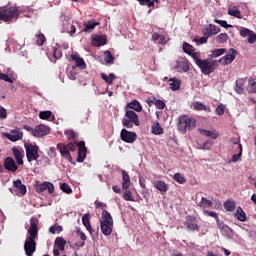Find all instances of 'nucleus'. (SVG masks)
Segmentation results:
<instances>
[{"label":"nucleus","instance_id":"f257e3e1","mask_svg":"<svg viewBox=\"0 0 256 256\" xmlns=\"http://www.w3.org/2000/svg\"><path fill=\"white\" fill-rule=\"evenodd\" d=\"M28 237L24 242L25 255L33 256V253L37 251V242L35 238L39 235V219L32 217L30 219V228L28 229Z\"/></svg>","mask_w":256,"mask_h":256},{"label":"nucleus","instance_id":"f03ea898","mask_svg":"<svg viewBox=\"0 0 256 256\" xmlns=\"http://www.w3.org/2000/svg\"><path fill=\"white\" fill-rule=\"evenodd\" d=\"M100 229L106 237H109L113 233V216L107 210L102 211Z\"/></svg>","mask_w":256,"mask_h":256},{"label":"nucleus","instance_id":"7ed1b4c3","mask_svg":"<svg viewBox=\"0 0 256 256\" xmlns=\"http://www.w3.org/2000/svg\"><path fill=\"white\" fill-rule=\"evenodd\" d=\"M196 65L199 67L203 75H211L217 67H219V62L217 60H196Z\"/></svg>","mask_w":256,"mask_h":256},{"label":"nucleus","instance_id":"20e7f679","mask_svg":"<svg viewBox=\"0 0 256 256\" xmlns=\"http://www.w3.org/2000/svg\"><path fill=\"white\" fill-rule=\"evenodd\" d=\"M19 17V10L13 6L0 7V21L11 22L12 19Z\"/></svg>","mask_w":256,"mask_h":256},{"label":"nucleus","instance_id":"39448f33","mask_svg":"<svg viewBox=\"0 0 256 256\" xmlns=\"http://www.w3.org/2000/svg\"><path fill=\"white\" fill-rule=\"evenodd\" d=\"M125 117L122 120L123 127H126V129H133V125L135 127H139L141 125V122L139 121V115L133 110H126Z\"/></svg>","mask_w":256,"mask_h":256},{"label":"nucleus","instance_id":"423d86ee","mask_svg":"<svg viewBox=\"0 0 256 256\" xmlns=\"http://www.w3.org/2000/svg\"><path fill=\"white\" fill-rule=\"evenodd\" d=\"M197 126V122L194 118L182 117L179 120L178 129L182 133H187V131H193Z\"/></svg>","mask_w":256,"mask_h":256},{"label":"nucleus","instance_id":"0eeeda50","mask_svg":"<svg viewBox=\"0 0 256 256\" xmlns=\"http://www.w3.org/2000/svg\"><path fill=\"white\" fill-rule=\"evenodd\" d=\"M24 147L26 149L28 163H32V161H37V159H39V146L29 143L25 144Z\"/></svg>","mask_w":256,"mask_h":256},{"label":"nucleus","instance_id":"6e6552de","mask_svg":"<svg viewBox=\"0 0 256 256\" xmlns=\"http://www.w3.org/2000/svg\"><path fill=\"white\" fill-rule=\"evenodd\" d=\"M236 57L237 50H235V48H230L226 55L217 60V62L221 63V65H231V63L235 61Z\"/></svg>","mask_w":256,"mask_h":256},{"label":"nucleus","instance_id":"1a4fd4ad","mask_svg":"<svg viewBox=\"0 0 256 256\" xmlns=\"http://www.w3.org/2000/svg\"><path fill=\"white\" fill-rule=\"evenodd\" d=\"M184 227L187 231H200L201 228L197 224V217L188 215L185 217Z\"/></svg>","mask_w":256,"mask_h":256},{"label":"nucleus","instance_id":"9d476101","mask_svg":"<svg viewBox=\"0 0 256 256\" xmlns=\"http://www.w3.org/2000/svg\"><path fill=\"white\" fill-rule=\"evenodd\" d=\"M120 139L124 143H135L137 141V133L122 129L120 132Z\"/></svg>","mask_w":256,"mask_h":256},{"label":"nucleus","instance_id":"9b49d317","mask_svg":"<svg viewBox=\"0 0 256 256\" xmlns=\"http://www.w3.org/2000/svg\"><path fill=\"white\" fill-rule=\"evenodd\" d=\"M49 133H51V129L46 125L40 124L34 128V137H45Z\"/></svg>","mask_w":256,"mask_h":256},{"label":"nucleus","instance_id":"f8f14e48","mask_svg":"<svg viewBox=\"0 0 256 256\" xmlns=\"http://www.w3.org/2000/svg\"><path fill=\"white\" fill-rule=\"evenodd\" d=\"M86 157H87V147H85V142L81 141L78 144V156L76 161L78 163H83Z\"/></svg>","mask_w":256,"mask_h":256},{"label":"nucleus","instance_id":"ddd939ff","mask_svg":"<svg viewBox=\"0 0 256 256\" xmlns=\"http://www.w3.org/2000/svg\"><path fill=\"white\" fill-rule=\"evenodd\" d=\"M37 193H43L44 191H48V193H55V186L51 182H44L36 187Z\"/></svg>","mask_w":256,"mask_h":256},{"label":"nucleus","instance_id":"4468645a","mask_svg":"<svg viewBox=\"0 0 256 256\" xmlns=\"http://www.w3.org/2000/svg\"><path fill=\"white\" fill-rule=\"evenodd\" d=\"M57 149L61 154V157L69 161V163H73V157H71V152L65 147V144H58Z\"/></svg>","mask_w":256,"mask_h":256},{"label":"nucleus","instance_id":"2eb2a0df","mask_svg":"<svg viewBox=\"0 0 256 256\" xmlns=\"http://www.w3.org/2000/svg\"><path fill=\"white\" fill-rule=\"evenodd\" d=\"M176 69H178V71H180V73H187V71H189V69H190L189 61L185 58H179L176 61Z\"/></svg>","mask_w":256,"mask_h":256},{"label":"nucleus","instance_id":"dca6fc26","mask_svg":"<svg viewBox=\"0 0 256 256\" xmlns=\"http://www.w3.org/2000/svg\"><path fill=\"white\" fill-rule=\"evenodd\" d=\"M4 169H6L7 171H11L12 173H15V171L19 169V166H17L13 158L6 157L4 160Z\"/></svg>","mask_w":256,"mask_h":256},{"label":"nucleus","instance_id":"f3484780","mask_svg":"<svg viewBox=\"0 0 256 256\" xmlns=\"http://www.w3.org/2000/svg\"><path fill=\"white\" fill-rule=\"evenodd\" d=\"M98 25H101V22H98L97 20L93 19L84 24V33H93L95 30V27H98Z\"/></svg>","mask_w":256,"mask_h":256},{"label":"nucleus","instance_id":"a211bd4d","mask_svg":"<svg viewBox=\"0 0 256 256\" xmlns=\"http://www.w3.org/2000/svg\"><path fill=\"white\" fill-rule=\"evenodd\" d=\"M72 61H75L76 65L75 67H78V69H87V63H85V60L81 57H79L77 54L71 55Z\"/></svg>","mask_w":256,"mask_h":256},{"label":"nucleus","instance_id":"6ab92c4d","mask_svg":"<svg viewBox=\"0 0 256 256\" xmlns=\"http://www.w3.org/2000/svg\"><path fill=\"white\" fill-rule=\"evenodd\" d=\"M6 137L9 139V141H19V139H22L23 137V132L16 128L15 130L11 131L10 134H6Z\"/></svg>","mask_w":256,"mask_h":256},{"label":"nucleus","instance_id":"aec40b11","mask_svg":"<svg viewBox=\"0 0 256 256\" xmlns=\"http://www.w3.org/2000/svg\"><path fill=\"white\" fill-rule=\"evenodd\" d=\"M125 109L126 111L132 109L133 111H136V113H141V111H143V106H141V103H139L137 100H133L126 105Z\"/></svg>","mask_w":256,"mask_h":256},{"label":"nucleus","instance_id":"412c9836","mask_svg":"<svg viewBox=\"0 0 256 256\" xmlns=\"http://www.w3.org/2000/svg\"><path fill=\"white\" fill-rule=\"evenodd\" d=\"M245 81H247V78H239L236 80V85H235V91L238 93V95H243L244 89L243 87L245 86Z\"/></svg>","mask_w":256,"mask_h":256},{"label":"nucleus","instance_id":"4be33fe9","mask_svg":"<svg viewBox=\"0 0 256 256\" xmlns=\"http://www.w3.org/2000/svg\"><path fill=\"white\" fill-rule=\"evenodd\" d=\"M131 187V177L127 171L122 170V189H129Z\"/></svg>","mask_w":256,"mask_h":256},{"label":"nucleus","instance_id":"5701e85b","mask_svg":"<svg viewBox=\"0 0 256 256\" xmlns=\"http://www.w3.org/2000/svg\"><path fill=\"white\" fill-rule=\"evenodd\" d=\"M234 145H237L238 154L232 156L231 162L237 163V161H241V157L243 156V145L239 142H234Z\"/></svg>","mask_w":256,"mask_h":256},{"label":"nucleus","instance_id":"b1692460","mask_svg":"<svg viewBox=\"0 0 256 256\" xmlns=\"http://www.w3.org/2000/svg\"><path fill=\"white\" fill-rule=\"evenodd\" d=\"M65 245H67V240L63 237H56L54 241V247H57L59 251H65Z\"/></svg>","mask_w":256,"mask_h":256},{"label":"nucleus","instance_id":"393cba45","mask_svg":"<svg viewBox=\"0 0 256 256\" xmlns=\"http://www.w3.org/2000/svg\"><path fill=\"white\" fill-rule=\"evenodd\" d=\"M15 189H18V193L20 195H26L27 194V186L21 182V180H16L13 182Z\"/></svg>","mask_w":256,"mask_h":256},{"label":"nucleus","instance_id":"a878e982","mask_svg":"<svg viewBox=\"0 0 256 256\" xmlns=\"http://www.w3.org/2000/svg\"><path fill=\"white\" fill-rule=\"evenodd\" d=\"M154 187H156V189L158 191H160V193H162V195H163V193H167V191H169V186H167V183H165L161 180L156 181L154 183Z\"/></svg>","mask_w":256,"mask_h":256},{"label":"nucleus","instance_id":"bb28decb","mask_svg":"<svg viewBox=\"0 0 256 256\" xmlns=\"http://www.w3.org/2000/svg\"><path fill=\"white\" fill-rule=\"evenodd\" d=\"M195 111H205L206 113H211V108L207 107L203 102H194L192 104Z\"/></svg>","mask_w":256,"mask_h":256},{"label":"nucleus","instance_id":"cd10ccee","mask_svg":"<svg viewBox=\"0 0 256 256\" xmlns=\"http://www.w3.org/2000/svg\"><path fill=\"white\" fill-rule=\"evenodd\" d=\"M198 131L200 135H204V137H211V139H217L219 137V133H217V131H209L201 128Z\"/></svg>","mask_w":256,"mask_h":256},{"label":"nucleus","instance_id":"c85d7f7f","mask_svg":"<svg viewBox=\"0 0 256 256\" xmlns=\"http://www.w3.org/2000/svg\"><path fill=\"white\" fill-rule=\"evenodd\" d=\"M169 85L172 91H179L181 89V80L177 78H171L169 80Z\"/></svg>","mask_w":256,"mask_h":256},{"label":"nucleus","instance_id":"c756f323","mask_svg":"<svg viewBox=\"0 0 256 256\" xmlns=\"http://www.w3.org/2000/svg\"><path fill=\"white\" fill-rule=\"evenodd\" d=\"M92 41L94 42L95 47H103V45H107V39L99 35L93 37Z\"/></svg>","mask_w":256,"mask_h":256},{"label":"nucleus","instance_id":"7c9ffc66","mask_svg":"<svg viewBox=\"0 0 256 256\" xmlns=\"http://www.w3.org/2000/svg\"><path fill=\"white\" fill-rule=\"evenodd\" d=\"M217 225L221 233H224L225 235H231L233 233V230L221 220L217 223Z\"/></svg>","mask_w":256,"mask_h":256},{"label":"nucleus","instance_id":"2f4dec72","mask_svg":"<svg viewBox=\"0 0 256 256\" xmlns=\"http://www.w3.org/2000/svg\"><path fill=\"white\" fill-rule=\"evenodd\" d=\"M17 79V75H14L13 73L7 75L0 72V81H5L6 83H13Z\"/></svg>","mask_w":256,"mask_h":256},{"label":"nucleus","instance_id":"473e14b6","mask_svg":"<svg viewBox=\"0 0 256 256\" xmlns=\"http://www.w3.org/2000/svg\"><path fill=\"white\" fill-rule=\"evenodd\" d=\"M90 217L91 216L89 214H85L82 217V223H83L84 227H86L87 231H89V233H93V227H91V221L89 220Z\"/></svg>","mask_w":256,"mask_h":256},{"label":"nucleus","instance_id":"72a5a7b5","mask_svg":"<svg viewBox=\"0 0 256 256\" xmlns=\"http://www.w3.org/2000/svg\"><path fill=\"white\" fill-rule=\"evenodd\" d=\"M228 15H231V17H236V19H243V14H241L239 8L235 6L228 9Z\"/></svg>","mask_w":256,"mask_h":256},{"label":"nucleus","instance_id":"f704fd0d","mask_svg":"<svg viewBox=\"0 0 256 256\" xmlns=\"http://www.w3.org/2000/svg\"><path fill=\"white\" fill-rule=\"evenodd\" d=\"M142 7L155 8V3H159V0H137Z\"/></svg>","mask_w":256,"mask_h":256},{"label":"nucleus","instance_id":"c9c22d12","mask_svg":"<svg viewBox=\"0 0 256 256\" xmlns=\"http://www.w3.org/2000/svg\"><path fill=\"white\" fill-rule=\"evenodd\" d=\"M102 79L107 83V85H113V81L117 79V76L113 73H110L109 76L105 73L101 74Z\"/></svg>","mask_w":256,"mask_h":256},{"label":"nucleus","instance_id":"e433bc0d","mask_svg":"<svg viewBox=\"0 0 256 256\" xmlns=\"http://www.w3.org/2000/svg\"><path fill=\"white\" fill-rule=\"evenodd\" d=\"M236 217L238 221H241L242 223H245V221H247V214H245V211H243V208L241 207L237 208Z\"/></svg>","mask_w":256,"mask_h":256},{"label":"nucleus","instance_id":"4c0bfd02","mask_svg":"<svg viewBox=\"0 0 256 256\" xmlns=\"http://www.w3.org/2000/svg\"><path fill=\"white\" fill-rule=\"evenodd\" d=\"M247 91L250 94H255L256 95V81L253 78H249L248 80V86H247Z\"/></svg>","mask_w":256,"mask_h":256},{"label":"nucleus","instance_id":"58836bf2","mask_svg":"<svg viewBox=\"0 0 256 256\" xmlns=\"http://www.w3.org/2000/svg\"><path fill=\"white\" fill-rule=\"evenodd\" d=\"M151 129H152L153 135H163V128L161 127L159 122L157 121L154 122Z\"/></svg>","mask_w":256,"mask_h":256},{"label":"nucleus","instance_id":"ea45409f","mask_svg":"<svg viewBox=\"0 0 256 256\" xmlns=\"http://www.w3.org/2000/svg\"><path fill=\"white\" fill-rule=\"evenodd\" d=\"M198 207L202 209H207V207H213V202L205 197L201 198V201L198 204Z\"/></svg>","mask_w":256,"mask_h":256},{"label":"nucleus","instance_id":"a19ab883","mask_svg":"<svg viewBox=\"0 0 256 256\" xmlns=\"http://www.w3.org/2000/svg\"><path fill=\"white\" fill-rule=\"evenodd\" d=\"M227 53V50L225 48H218L211 51L210 57L217 58L221 57V55H225Z\"/></svg>","mask_w":256,"mask_h":256},{"label":"nucleus","instance_id":"79ce46f5","mask_svg":"<svg viewBox=\"0 0 256 256\" xmlns=\"http://www.w3.org/2000/svg\"><path fill=\"white\" fill-rule=\"evenodd\" d=\"M104 61L107 65H113V63L115 61V57L113 56V54L110 51H106Z\"/></svg>","mask_w":256,"mask_h":256},{"label":"nucleus","instance_id":"37998d69","mask_svg":"<svg viewBox=\"0 0 256 256\" xmlns=\"http://www.w3.org/2000/svg\"><path fill=\"white\" fill-rule=\"evenodd\" d=\"M49 233H51L52 235H55V233H63V226L55 224L49 228Z\"/></svg>","mask_w":256,"mask_h":256},{"label":"nucleus","instance_id":"c03bdc74","mask_svg":"<svg viewBox=\"0 0 256 256\" xmlns=\"http://www.w3.org/2000/svg\"><path fill=\"white\" fill-rule=\"evenodd\" d=\"M15 159H23L25 157V151L19 150L17 147L12 148Z\"/></svg>","mask_w":256,"mask_h":256},{"label":"nucleus","instance_id":"a18cd8bd","mask_svg":"<svg viewBox=\"0 0 256 256\" xmlns=\"http://www.w3.org/2000/svg\"><path fill=\"white\" fill-rule=\"evenodd\" d=\"M173 179L177 183H180V185L187 183V179L183 175H181V173H175Z\"/></svg>","mask_w":256,"mask_h":256},{"label":"nucleus","instance_id":"49530a36","mask_svg":"<svg viewBox=\"0 0 256 256\" xmlns=\"http://www.w3.org/2000/svg\"><path fill=\"white\" fill-rule=\"evenodd\" d=\"M124 190H125L123 195L124 201H135V198L133 197V193H131V190H129V188Z\"/></svg>","mask_w":256,"mask_h":256},{"label":"nucleus","instance_id":"de8ad7c7","mask_svg":"<svg viewBox=\"0 0 256 256\" xmlns=\"http://www.w3.org/2000/svg\"><path fill=\"white\" fill-rule=\"evenodd\" d=\"M203 213H204V215H208V217H213L215 219L216 223L221 221L219 219V215L215 211L204 210Z\"/></svg>","mask_w":256,"mask_h":256},{"label":"nucleus","instance_id":"09e8293b","mask_svg":"<svg viewBox=\"0 0 256 256\" xmlns=\"http://www.w3.org/2000/svg\"><path fill=\"white\" fill-rule=\"evenodd\" d=\"M46 38L44 34H38L36 35V45H38V47H42V45L45 44Z\"/></svg>","mask_w":256,"mask_h":256},{"label":"nucleus","instance_id":"8fccbe9b","mask_svg":"<svg viewBox=\"0 0 256 256\" xmlns=\"http://www.w3.org/2000/svg\"><path fill=\"white\" fill-rule=\"evenodd\" d=\"M183 51H184V53L191 55V53H193V51H195V48L192 45H190L189 43L184 42Z\"/></svg>","mask_w":256,"mask_h":256},{"label":"nucleus","instance_id":"3c124183","mask_svg":"<svg viewBox=\"0 0 256 256\" xmlns=\"http://www.w3.org/2000/svg\"><path fill=\"white\" fill-rule=\"evenodd\" d=\"M60 189H61V191H63V193H67V195H71V193H73L71 186H69V184H67V183H62L60 185Z\"/></svg>","mask_w":256,"mask_h":256},{"label":"nucleus","instance_id":"603ef678","mask_svg":"<svg viewBox=\"0 0 256 256\" xmlns=\"http://www.w3.org/2000/svg\"><path fill=\"white\" fill-rule=\"evenodd\" d=\"M235 202L231 201V200H227L224 203V209H226V211H233L235 209Z\"/></svg>","mask_w":256,"mask_h":256},{"label":"nucleus","instance_id":"864d4df0","mask_svg":"<svg viewBox=\"0 0 256 256\" xmlns=\"http://www.w3.org/2000/svg\"><path fill=\"white\" fill-rule=\"evenodd\" d=\"M53 115V112L47 110V111H41L39 113V117L40 119H43V120H47V119H51V116Z\"/></svg>","mask_w":256,"mask_h":256},{"label":"nucleus","instance_id":"5fc2aeb1","mask_svg":"<svg viewBox=\"0 0 256 256\" xmlns=\"http://www.w3.org/2000/svg\"><path fill=\"white\" fill-rule=\"evenodd\" d=\"M215 113L216 115H218L219 117L225 115V105L223 104H219L216 109H215Z\"/></svg>","mask_w":256,"mask_h":256},{"label":"nucleus","instance_id":"6e6d98bb","mask_svg":"<svg viewBox=\"0 0 256 256\" xmlns=\"http://www.w3.org/2000/svg\"><path fill=\"white\" fill-rule=\"evenodd\" d=\"M227 39H229V35H227V33H221L217 36L218 43H227Z\"/></svg>","mask_w":256,"mask_h":256},{"label":"nucleus","instance_id":"4d7b16f0","mask_svg":"<svg viewBox=\"0 0 256 256\" xmlns=\"http://www.w3.org/2000/svg\"><path fill=\"white\" fill-rule=\"evenodd\" d=\"M53 57L57 59H61L63 57V52L61 51V48H54L53 49Z\"/></svg>","mask_w":256,"mask_h":256},{"label":"nucleus","instance_id":"13d9d810","mask_svg":"<svg viewBox=\"0 0 256 256\" xmlns=\"http://www.w3.org/2000/svg\"><path fill=\"white\" fill-rule=\"evenodd\" d=\"M154 105L157 109H160V110H163L165 109V107H167V105L165 104V101L163 100H156Z\"/></svg>","mask_w":256,"mask_h":256},{"label":"nucleus","instance_id":"bf43d9fd","mask_svg":"<svg viewBox=\"0 0 256 256\" xmlns=\"http://www.w3.org/2000/svg\"><path fill=\"white\" fill-rule=\"evenodd\" d=\"M202 33H203V35L206 36L207 38L212 37L213 34H212V32H211V24H210L209 26H207L206 28H204V29L202 30Z\"/></svg>","mask_w":256,"mask_h":256},{"label":"nucleus","instance_id":"052dcab7","mask_svg":"<svg viewBox=\"0 0 256 256\" xmlns=\"http://www.w3.org/2000/svg\"><path fill=\"white\" fill-rule=\"evenodd\" d=\"M215 23H218V25L224 27V29H229V27H233V25L227 24V21L225 20H215Z\"/></svg>","mask_w":256,"mask_h":256},{"label":"nucleus","instance_id":"680f3d73","mask_svg":"<svg viewBox=\"0 0 256 256\" xmlns=\"http://www.w3.org/2000/svg\"><path fill=\"white\" fill-rule=\"evenodd\" d=\"M156 101H157V98L155 96H151L146 99V103L149 107H153V105H155Z\"/></svg>","mask_w":256,"mask_h":256},{"label":"nucleus","instance_id":"e2e57ef3","mask_svg":"<svg viewBox=\"0 0 256 256\" xmlns=\"http://www.w3.org/2000/svg\"><path fill=\"white\" fill-rule=\"evenodd\" d=\"M77 147L79 148V144L69 143V144L65 145V148L69 151H76Z\"/></svg>","mask_w":256,"mask_h":256},{"label":"nucleus","instance_id":"0e129e2a","mask_svg":"<svg viewBox=\"0 0 256 256\" xmlns=\"http://www.w3.org/2000/svg\"><path fill=\"white\" fill-rule=\"evenodd\" d=\"M253 31L247 29V28H244L240 31V35L241 37H249L251 35Z\"/></svg>","mask_w":256,"mask_h":256},{"label":"nucleus","instance_id":"69168bd1","mask_svg":"<svg viewBox=\"0 0 256 256\" xmlns=\"http://www.w3.org/2000/svg\"><path fill=\"white\" fill-rule=\"evenodd\" d=\"M0 119H7V110L0 106Z\"/></svg>","mask_w":256,"mask_h":256},{"label":"nucleus","instance_id":"338daca9","mask_svg":"<svg viewBox=\"0 0 256 256\" xmlns=\"http://www.w3.org/2000/svg\"><path fill=\"white\" fill-rule=\"evenodd\" d=\"M66 135L68 139H75V137H77V133H75L73 130H68Z\"/></svg>","mask_w":256,"mask_h":256},{"label":"nucleus","instance_id":"774afa93","mask_svg":"<svg viewBox=\"0 0 256 256\" xmlns=\"http://www.w3.org/2000/svg\"><path fill=\"white\" fill-rule=\"evenodd\" d=\"M256 42V34H253V32H251V34L248 36V43H250V45H253V43Z\"/></svg>","mask_w":256,"mask_h":256}]
</instances>
